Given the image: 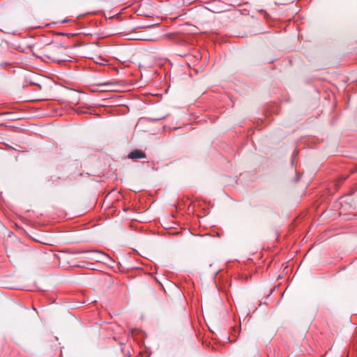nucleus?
I'll use <instances>...</instances> for the list:
<instances>
[{
	"label": "nucleus",
	"instance_id": "4468645a",
	"mask_svg": "<svg viewBox=\"0 0 357 357\" xmlns=\"http://www.w3.org/2000/svg\"><path fill=\"white\" fill-rule=\"evenodd\" d=\"M68 69L71 68V66L68 64Z\"/></svg>",
	"mask_w": 357,
	"mask_h": 357
},
{
	"label": "nucleus",
	"instance_id": "39448f33",
	"mask_svg": "<svg viewBox=\"0 0 357 357\" xmlns=\"http://www.w3.org/2000/svg\"><path fill=\"white\" fill-rule=\"evenodd\" d=\"M99 257L97 258L98 261H102L104 263H107L108 260H111V258L104 252H98Z\"/></svg>",
	"mask_w": 357,
	"mask_h": 357
},
{
	"label": "nucleus",
	"instance_id": "7ed1b4c3",
	"mask_svg": "<svg viewBox=\"0 0 357 357\" xmlns=\"http://www.w3.org/2000/svg\"><path fill=\"white\" fill-rule=\"evenodd\" d=\"M80 101V93L70 88H68V104L76 105Z\"/></svg>",
	"mask_w": 357,
	"mask_h": 357
},
{
	"label": "nucleus",
	"instance_id": "9b49d317",
	"mask_svg": "<svg viewBox=\"0 0 357 357\" xmlns=\"http://www.w3.org/2000/svg\"><path fill=\"white\" fill-rule=\"evenodd\" d=\"M63 23H66L67 22V19H64L63 21H62Z\"/></svg>",
	"mask_w": 357,
	"mask_h": 357
},
{
	"label": "nucleus",
	"instance_id": "6e6552de",
	"mask_svg": "<svg viewBox=\"0 0 357 357\" xmlns=\"http://www.w3.org/2000/svg\"><path fill=\"white\" fill-rule=\"evenodd\" d=\"M69 321H70L74 326H77L80 324L79 321L73 314H68V322Z\"/></svg>",
	"mask_w": 357,
	"mask_h": 357
},
{
	"label": "nucleus",
	"instance_id": "20e7f679",
	"mask_svg": "<svg viewBox=\"0 0 357 357\" xmlns=\"http://www.w3.org/2000/svg\"><path fill=\"white\" fill-rule=\"evenodd\" d=\"M128 158L130 159L145 158L146 154L144 151L137 149L130 152L128 155Z\"/></svg>",
	"mask_w": 357,
	"mask_h": 357
},
{
	"label": "nucleus",
	"instance_id": "1a4fd4ad",
	"mask_svg": "<svg viewBox=\"0 0 357 357\" xmlns=\"http://www.w3.org/2000/svg\"><path fill=\"white\" fill-rule=\"evenodd\" d=\"M7 66H8V63H6V62H2V63H0V66H1V68H5V67H6Z\"/></svg>",
	"mask_w": 357,
	"mask_h": 357
},
{
	"label": "nucleus",
	"instance_id": "f03ea898",
	"mask_svg": "<svg viewBox=\"0 0 357 357\" xmlns=\"http://www.w3.org/2000/svg\"><path fill=\"white\" fill-rule=\"evenodd\" d=\"M97 86L102 87L104 91H117L123 86L122 82L107 81L97 83Z\"/></svg>",
	"mask_w": 357,
	"mask_h": 357
},
{
	"label": "nucleus",
	"instance_id": "423d86ee",
	"mask_svg": "<svg viewBox=\"0 0 357 357\" xmlns=\"http://www.w3.org/2000/svg\"><path fill=\"white\" fill-rule=\"evenodd\" d=\"M209 268L211 270H208L207 272L211 273L212 275V276L213 278H215L216 276V275L218 273V272L220 271V268L216 266H215V267H213V264H210Z\"/></svg>",
	"mask_w": 357,
	"mask_h": 357
},
{
	"label": "nucleus",
	"instance_id": "9d476101",
	"mask_svg": "<svg viewBox=\"0 0 357 357\" xmlns=\"http://www.w3.org/2000/svg\"><path fill=\"white\" fill-rule=\"evenodd\" d=\"M72 46L74 47H78V46H79V43H73Z\"/></svg>",
	"mask_w": 357,
	"mask_h": 357
},
{
	"label": "nucleus",
	"instance_id": "f8f14e48",
	"mask_svg": "<svg viewBox=\"0 0 357 357\" xmlns=\"http://www.w3.org/2000/svg\"><path fill=\"white\" fill-rule=\"evenodd\" d=\"M70 35H71V33H68V37L70 36ZM75 35H76L75 33H72V36H75Z\"/></svg>",
	"mask_w": 357,
	"mask_h": 357
},
{
	"label": "nucleus",
	"instance_id": "0eeeda50",
	"mask_svg": "<svg viewBox=\"0 0 357 357\" xmlns=\"http://www.w3.org/2000/svg\"><path fill=\"white\" fill-rule=\"evenodd\" d=\"M85 112L83 111L82 109H80L79 107V108H74L73 107H70L68 105V115H71L72 113H77L78 114H84Z\"/></svg>",
	"mask_w": 357,
	"mask_h": 357
},
{
	"label": "nucleus",
	"instance_id": "f257e3e1",
	"mask_svg": "<svg viewBox=\"0 0 357 357\" xmlns=\"http://www.w3.org/2000/svg\"><path fill=\"white\" fill-rule=\"evenodd\" d=\"M67 48L64 46L54 47L50 53L48 57L56 63L65 62L66 57Z\"/></svg>",
	"mask_w": 357,
	"mask_h": 357
},
{
	"label": "nucleus",
	"instance_id": "ddd939ff",
	"mask_svg": "<svg viewBox=\"0 0 357 357\" xmlns=\"http://www.w3.org/2000/svg\"><path fill=\"white\" fill-rule=\"evenodd\" d=\"M79 266H80L79 265H73L71 267H79Z\"/></svg>",
	"mask_w": 357,
	"mask_h": 357
}]
</instances>
